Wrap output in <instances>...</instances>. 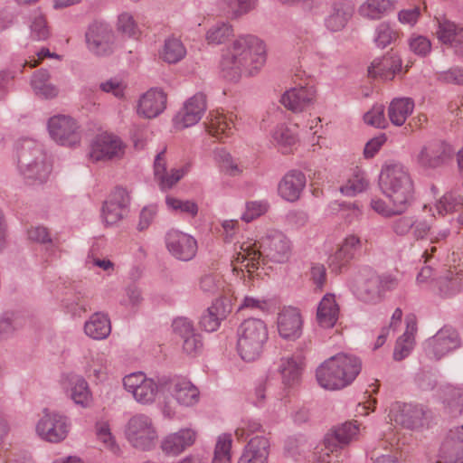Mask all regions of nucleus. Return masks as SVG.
Wrapping results in <instances>:
<instances>
[{
	"label": "nucleus",
	"mask_w": 463,
	"mask_h": 463,
	"mask_svg": "<svg viewBox=\"0 0 463 463\" xmlns=\"http://www.w3.org/2000/svg\"><path fill=\"white\" fill-rule=\"evenodd\" d=\"M241 251L237 253L235 261L241 264L247 262L244 267L250 272V268L258 269L261 260L260 250L253 243H243L240 246Z\"/></svg>",
	"instance_id": "42"
},
{
	"label": "nucleus",
	"mask_w": 463,
	"mask_h": 463,
	"mask_svg": "<svg viewBox=\"0 0 463 463\" xmlns=\"http://www.w3.org/2000/svg\"><path fill=\"white\" fill-rule=\"evenodd\" d=\"M438 80L447 84L463 85V69L454 67L441 71L438 73Z\"/></svg>",
	"instance_id": "56"
},
{
	"label": "nucleus",
	"mask_w": 463,
	"mask_h": 463,
	"mask_svg": "<svg viewBox=\"0 0 463 463\" xmlns=\"http://www.w3.org/2000/svg\"><path fill=\"white\" fill-rule=\"evenodd\" d=\"M414 224V216H402L392 222V230L398 236L407 235Z\"/></svg>",
	"instance_id": "55"
},
{
	"label": "nucleus",
	"mask_w": 463,
	"mask_h": 463,
	"mask_svg": "<svg viewBox=\"0 0 463 463\" xmlns=\"http://www.w3.org/2000/svg\"><path fill=\"white\" fill-rule=\"evenodd\" d=\"M443 403L447 412L451 417L463 414V389L454 386H446L443 389Z\"/></svg>",
	"instance_id": "40"
},
{
	"label": "nucleus",
	"mask_w": 463,
	"mask_h": 463,
	"mask_svg": "<svg viewBox=\"0 0 463 463\" xmlns=\"http://www.w3.org/2000/svg\"><path fill=\"white\" fill-rule=\"evenodd\" d=\"M20 174L29 184H41L47 181L52 165L42 146L33 140H24L17 149Z\"/></svg>",
	"instance_id": "4"
},
{
	"label": "nucleus",
	"mask_w": 463,
	"mask_h": 463,
	"mask_svg": "<svg viewBox=\"0 0 463 463\" xmlns=\"http://www.w3.org/2000/svg\"><path fill=\"white\" fill-rule=\"evenodd\" d=\"M260 257L277 263H283L289 259L291 246L289 240L280 232L273 231L261 241Z\"/></svg>",
	"instance_id": "14"
},
{
	"label": "nucleus",
	"mask_w": 463,
	"mask_h": 463,
	"mask_svg": "<svg viewBox=\"0 0 463 463\" xmlns=\"http://www.w3.org/2000/svg\"><path fill=\"white\" fill-rule=\"evenodd\" d=\"M233 123L223 115L213 117L207 127L209 134L222 140L232 134Z\"/></svg>",
	"instance_id": "43"
},
{
	"label": "nucleus",
	"mask_w": 463,
	"mask_h": 463,
	"mask_svg": "<svg viewBox=\"0 0 463 463\" xmlns=\"http://www.w3.org/2000/svg\"><path fill=\"white\" fill-rule=\"evenodd\" d=\"M362 250V241L354 235H348L339 248L328 257L327 263L332 272L338 274L345 269L352 260Z\"/></svg>",
	"instance_id": "15"
},
{
	"label": "nucleus",
	"mask_w": 463,
	"mask_h": 463,
	"mask_svg": "<svg viewBox=\"0 0 463 463\" xmlns=\"http://www.w3.org/2000/svg\"><path fill=\"white\" fill-rule=\"evenodd\" d=\"M231 312V306L226 299L217 298L202 315L200 319L201 327L206 332L216 331L222 320Z\"/></svg>",
	"instance_id": "28"
},
{
	"label": "nucleus",
	"mask_w": 463,
	"mask_h": 463,
	"mask_svg": "<svg viewBox=\"0 0 463 463\" xmlns=\"http://www.w3.org/2000/svg\"><path fill=\"white\" fill-rule=\"evenodd\" d=\"M460 345L461 339L458 332L450 326H444L433 336L426 340L424 350L430 357L439 360L458 349Z\"/></svg>",
	"instance_id": "10"
},
{
	"label": "nucleus",
	"mask_w": 463,
	"mask_h": 463,
	"mask_svg": "<svg viewBox=\"0 0 463 463\" xmlns=\"http://www.w3.org/2000/svg\"><path fill=\"white\" fill-rule=\"evenodd\" d=\"M166 95L158 89H150L139 99L137 113L146 118H153L165 109Z\"/></svg>",
	"instance_id": "25"
},
{
	"label": "nucleus",
	"mask_w": 463,
	"mask_h": 463,
	"mask_svg": "<svg viewBox=\"0 0 463 463\" xmlns=\"http://www.w3.org/2000/svg\"><path fill=\"white\" fill-rule=\"evenodd\" d=\"M402 69V60L395 54H387L376 58L368 68L370 77H380L384 80H391Z\"/></svg>",
	"instance_id": "30"
},
{
	"label": "nucleus",
	"mask_w": 463,
	"mask_h": 463,
	"mask_svg": "<svg viewBox=\"0 0 463 463\" xmlns=\"http://www.w3.org/2000/svg\"><path fill=\"white\" fill-rule=\"evenodd\" d=\"M354 14V7L344 1L335 2L330 14L325 19L326 27L331 32L343 30Z\"/></svg>",
	"instance_id": "31"
},
{
	"label": "nucleus",
	"mask_w": 463,
	"mask_h": 463,
	"mask_svg": "<svg viewBox=\"0 0 463 463\" xmlns=\"http://www.w3.org/2000/svg\"><path fill=\"white\" fill-rule=\"evenodd\" d=\"M186 49L183 43L175 37L165 40V43L159 52V58L167 63H177L184 58Z\"/></svg>",
	"instance_id": "41"
},
{
	"label": "nucleus",
	"mask_w": 463,
	"mask_h": 463,
	"mask_svg": "<svg viewBox=\"0 0 463 463\" xmlns=\"http://www.w3.org/2000/svg\"><path fill=\"white\" fill-rule=\"evenodd\" d=\"M157 392V383H156L155 381L150 378L148 381H145L137 389V392H135L133 397L139 403L149 404L155 401Z\"/></svg>",
	"instance_id": "47"
},
{
	"label": "nucleus",
	"mask_w": 463,
	"mask_h": 463,
	"mask_svg": "<svg viewBox=\"0 0 463 463\" xmlns=\"http://www.w3.org/2000/svg\"><path fill=\"white\" fill-rule=\"evenodd\" d=\"M116 36L111 25L104 20H93L85 32L88 51L97 57H108L115 51Z\"/></svg>",
	"instance_id": "6"
},
{
	"label": "nucleus",
	"mask_w": 463,
	"mask_h": 463,
	"mask_svg": "<svg viewBox=\"0 0 463 463\" xmlns=\"http://www.w3.org/2000/svg\"><path fill=\"white\" fill-rule=\"evenodd\" d=\"M302 318L299 310L288 307L279 313L278 330L281 337L295 340L302 334Z\"/></svg>",
	"instance_id": "24"
},
{
	"label": "nucleus",
	"mask_w": 463,
	"mask_h": 463,
	"mask_svg": "<svg viewBox=\"0 0 463 463\" xmlns=\"http://www.w3.org/2000/svg\"><path fill=\"white\" fill-rule=\"evenodd\" d=\"M339 315V307L335 302V295L326 294L319 302L317 311L318 325L324 328L333 327Z\"/></svg>",
	"instance_id": "33"
},
{
	"label": "nucleus",
	"mask_w": 463,
	"mask_h": 463,
	"mask_svg": "<svg viewBox=\"0 0 463 463\" xmlns=\"http://www.w3.org/2000/svg\"><path fill=\"white\" fill-rule=\"evenodd\" d=\"M173 330L182 339L196 333L194 324L186 317H178L173 322Z\"/></svg>",
	"instance_id": "57"
},
{
	"label": "nucleus",
	"mask_w": 463,
	"mask_h": 463,
	"mask_svg": "<svg viewBox=\"0 0 463 463\" xmlns=\"http://www.w3.org/2000/svg\"><path fill=\"white\" fill-rule=\"evenodd\" d=\"M438 29L436 34L438 39L453 49V44L463 35V27L445 18L438 19Z\"/></svg>",
	"instance_id": "39"
},
{
	"label": "nucleus",
	"mask_w": 463,
	"mask_h": 463,
	"mask_svg": "<svg viewBox=\"0 0 463 463\" xmlns=\"http://www.w3.org/2000/svg\"><path fill=\"white\" fill-rule=\"evenodd\" d=\"M121 139L108 133L98 135L90 145V157L92 161H107L120 158L124 154Z\"/></svg>",
	"instance_id": "12"
},
{
	"label": "nucleus",
	"mask_w": 463,
	"mask_h": 463,
	"mask_svg": "<svg viewBox=\"0 0 463 463\" xmlns=\"http://www.w3.org/2000/svg\"><path fill=\"white\" fill-rule=\"evenodd\" d=\"M149 379L150 378H146V376L142 372H137L125 376L123 379V384L128 392L134 394L135 392H137V389L145 381H148Z\"/></svg>",
	"instance_id": "60"
},
{
	"label": "nucleus",
	"mask_w": 463,
	"mask_h": 463,
	"mask_svg": "<svg viewBox=\"0 0 463 463\" xmlns=\"http://www.w3.org/2000/svg\"><path fill=\"white\" fill-rule=\"evenodd\" d=\"M362 363L354 355L338 354L319 365L316 372L318 384L326 390H339L349 385L359 374Z\"/></svg>",
	"instance_id": "2"
},
{
	"label": "nucleus",
	"mask_w": 463,
	"mask_h": 463,
	"mask_svg": "<svg viewBox=\"0 0 463 463\" xmlns=\"http://www.w3.org/2000/svg\"><path fill=\"white\" fill-rule=\"evenodd\" d=\"M36 425L37 434L44 440L57 443L66 439L70 430L69 419L56 411L44 409Z\"/></svg>",
	"instance_id": "9"
},
{
	"label": "nucleus",
	"mask_w": 463,
	"mask_h": 463,
	"mask_svg": "<svg viewBox=\"0 0 463 463\" xmlns=\"http://www.w3.org/2000/svg\"><path fill=\"white\" fill-rule=\"evenodd\" d=\"M426 411L421 405L395 402L390 416L397 424L409 430H417L424 425Z\"/></svg>",
	"instance_id": "16"
},
{
	"label": "nucleus",
	"mask_w": 463,
	"mask_h": 463,
	"mask_svg": "<svg viewBox=\"0 0 463 463\" xmlns=\"http://www.w3.org/2000/svg\"><path fill=\"white\" fill-rule=\"evenodd\" d=\"M231 434H222L218 438L214 449L213 463H231Z\"/></svg>",
	"instance_id": "45"
},
{
	"label": "nucleus",
	"mask_w": 463,
	"mask_h": 463,
	"mask_svg": "<svg viewBox=\"0 0 463 463\" xmlns=\"http://www.w3.org/2000/svg\"><path fill=\"white\" fill-rule=\"evenodd\" d=\"M195 439V433L191 430H181L178 432L166 436L161 443L162 450L167 455H178Z\"/></svg>",
	"instance_id": "32"
},
{
	"label": "nucleus",
	"mask_w": 463,
	"mask_h": 463,
	"mask_svg": "<svg viewBox=\"0 0 463 463\" xmlns=\"http://www.w3.org/2000/svg\"><path fill=\"white\" fill-rule=\"evenodd\" d=\"M118 30L130 37H136L139 33L133 16L128 13H123L118 15Z\"/></svg>",
	"instance_id": "52"
},
{
	"label": "nucleus",
	"mask_w": 463,
	"mask_h": 463,
	"mask_svg": "<svg viewBox=\"0 0 463 463\" xmlns=\"http://www.w3.org/2000/svg\"><path fill=\"white\" fill-rule=\"evenodd\" d=\"M463 458V425L449 428L441 439L438 452L439 459Z\"/></svg>",
	"instance_id": "21"
},
{
	"label": "nucleus",
	"mask_w": 463,
	"mask_h": 463,
	"mask_svg": "<svg viewBox=\"0 0 463 463\" xmlns=\"http://www.w3.org/2000/svg\"><path fill=\"white\" fill-rule=\"evenodd\" d=\"M28 238L30 241L40 243V244H52V240L48 232V229L44 226H34L28 230Z\"/></svg>",
	"instance_id": "58"
},
{
	"label": "nucleus",
	"mask_w": 463,
	"mask_h": 463,
	"mask_svg": "<svg viewBox=\"0 0 463 463\" xmlns=\"http://www.w3.org/2000/svg\"><path fill=\"white\" fill-rule=\"evenodd\" d=\"M414 101L411 98H396L388 108V116L392 124L402 126L407 118L412 113Z\"/></svg>",
	"instance_id": "35"
},
{
	"label": "nucleus",
	"mask_w": 463,
	"mask_h": 463,
	"mask_svg": "<svg viewBox=\"0 0 463 463\" xmlns=\"http://www.w3.org/2000/svg\"><path fill=\"white\" fill-rule=\"evenodd\" d=\"M130 196L123 187H116L101 208V218L105 225H114L122 220L128 212Z\"/></svg>",
	"instance_id": "13"
},
{
	"label": "nucleus",
	"mask_w": 463,
	"mask_h": 463,
	"mask_svg": "<svg viewBox=\"0 0 463 463\" xmlns=\"http://www.w3.org/2000/svg\"><path fill=\"white\" fill-rule=\"evenodd\" d=\"M410 48L414 53L425 56L430 52L431 44L426 37L418 36L410 41Z\"/></svg>",
	"instance_id": "62"
},
{
	"label": "nucleus",
	"mask_w": 463,
	"mask_h": 463,
	"mask_svg": "<svg viewBox=\"0 0 463 463\" xmlns=\"http://www.w3.org/2000/svg\"><path fill=\"white\" fill-rule=\"evenodd\" d=\"M316 90L313 86L294 87L281 97V103L293 112H301L308 109L315 99Z\"/></svg>",
	"instance_id": "22"
},
{
	"label": "nucleus",
	"mask_w": 463,
	"mask_h": 463,
	"mask_svg": "<svg viewBox=\"0 0 463 463\" xmlns=\"http://www.w3.org/2000/svg\"><path fill=\"white\" fill-rule=\"evenodd\" d=\"M266 61V47L257 36L246 34L238 37L222 54L220 67L222 75L230 81H238L241 76H251Z\"/></svg>",
	"instance_id": "1"
},
{
	"label": "nucleus",
	"mask_w": 463,
	"mask_h": 463,
	"mask_svg": "<svg viewBox=\"0 0 463 463\" xmlns=\"http://www.w3.org/2000/svg\"><path fill=\"white\" fill-rule=\"evenodd\" d=\"M285 451L295 461L307 460L308 463H331L328 452H311V446L302 437L289 438L286 441Z\"/></svg>",
	"instance_id": "18"
},
{
	"label": "nucleus",
	"mask_w": 463,
	"mask_h": 463,
	"mask_svg": "<svg viewBox=\"0 0 463 463\" xmlns=\"http://www.w3.org/2000/svg\"><path fill=\"white\" fill-rule=\"evenodd\" d=\"M165 244L168 251L182 261L193 260L198 248L197 241L193 236L176 230L166 233Z\"/></svg>",
	"instance_id": "17"
},
{
	"label": "nucleus",
	"mask_w": 463,
	"mask_h": 463,
	"mask_svg": "<svg viewBox=\"0 0 463 463\" xmlns=\"http://www.w3.org/2000/svg\"><path fill=\"white\" fill-rule=\"evenodd\" d=\"M84 330L87 335L95 340L105 339L111 332L110 320L104 314L95 313L85 323Z\"/></svg>",
	"instance_id": "36"
},
{
	"label": "nucleus",
	"mask_w": 463,
	"mask_h": 463,
	"mask_svg": "<svg viewBox=\"0 0 463 463\" xmlns=\"http://www.w3.org/2000/svg\"><path fill=\"white\" fill-rule=\"evenodd\" d=\"M456 151L443 140H432L421 146L416 156L419 167L424 171L436 170L449 164Z\"/></svg>",
	"instance_id": "8"
},
{
	"label": "nucleus",
	"mask_w": 463,
	"mask_h": 463,
	"mask_svg": "<svg viewBox=\"0 0 463 463\" xmlns=\"http://www.w3.org/2000/svg\"><path fill=\"white\" fill-rule=\"evenodd\" d=\"M306 186V176L298 170L288 172L278 185L279 194L286 201L296 202Z\"/></svg>",
	"instance_id": "26"
},
{
	"label": "nucleus",
	"mask_w": 463,
	"mask_h": 463,
	"mask_svg": "<svg viewBox=\"0 0 463 463\" xmlns=\"http://www.w3.org/2000/svg\"><path fill=\"white\" fill-rule=\"evenodd\" d=\"M269 441L262 436L252 438L245 446L238 463H268Z\"/></svg>",
	"instance_id": "29"
},
{
	"label": "nucleus",
	"mask_w": 463,
	"mask_h": 463,
	"mask_svg": "<svg viewBox=\"0 0 463 463\" xmlns=\"http://www.w3.org/2000/svg\"><path fill=\"white\" fill-rule=\"evenodd\" d=\"M233 35L232 26L227 23H217L206 33L209 43L221 44Z\"/></svg>",
	"instance_id": "46"
},
{
	"label": "nucleus",
	"mask_w": 463,
	"mask_h": 463,
	"mask_svg": "<svg viewBox=\"0 0 463 463\" xmlns=\"http://www.w3.org/2000/svg\"><path fill=\"white\" fill-rule=\"evenodd\" d=\"M384 109L382 105L373 107L364 116V122L370 126L383 128L385 127Z\"/></svg>",
	"instance_id": "53"
},
{
	"label": "nucleus",
	"mask_w": 463,
	"mask_h": 463,
	"mask_svg": "<svg viewBox=\"0 0 463 463\" xmlns=\"http://www.w3.org/2000/svg\"><path fill=\"white\" fill-rule=\"evenodd\" d=\"M268 204L264 202H250L246 204V211L241 215V220L245 222H250L261 214L265 213Z\"/></svg>",
	"instance_id": "54"
},
{
	"label": "nucleus",
	"mask_w": 463,
	"mask_h": 463,
	"mask_svg": "<svg viewBox=\"0 0 463 463\" xmlns=\"http://www.w3.org/2000/svg\"><path fill=\"white\" fill-rule=\"evenodd\" d=\"M359 427L353 421L345 422L327 433L324 439L326 452H334L338 448H344L354 439L358 434Z\"/></svg>",
	"instance_id": "23"
},
{
	"label": "nucleus",
	"mask_w": 463,
	"mask_h": 463,
	"mask_svg": "<svg viewBox=\"0 0 463 463\" xmlns=\"http://www.w3.org/2000/svg\"><path fill=\"white\" fill-rule=\"evenodd\" d=\"M436 207L440 214L458 211L463 207V197L453 193H447L439 199Z\"/></svg>",
	"instance_id": "48"
},
{
	"label": "nucleus",
	"mask_w": 463,
	"mask_h": 463,
	"mask_svg": "<svg viewBox=\"0 0 463 463\" xmlns=\"http://www.w3.org/2000/svg\"><path fill=\"white\" fill-rule=\"evenodd\" d=\"M206 110V99L203 93L190 98L175 115L174 121L177 128H185L198 123Z\"/></svg>",
	"instance_id": "19"
},
{
	"label": "nucleus",
	"mask_w": 463,
	"mask_h": 463,
	"mask_svg": "<svg viewBox=\"0 0 463 463\" xmlns=\"http://www.w3.org/2000/svg\"><path fill=\"white\" fill-rule=\"evenodd\" d=\"M68 392L71 400L82 407H87L91 401L89 384L80 375H71L68 380Z\"/></svg>",
	"instance_id": "37"
},
{
	"label": "nucleus",
	"mask_w": 463,
	"mask_h": 463,
	"mask_svg": "<svg viewBox=\"0 0 463 463\" xmlns=\"http://www.w3.org/2000/svg\"><path fill=\"white\" fill-rule=\"evenodd\" d=\"M395 0H366L360 8V14L367 19L378 20L394 9Z\"/></svg>",
	"instance_id": "38"
},
{
	"label": "nucleus",
	"mask_w": 463,
	"mask_h": 463,
	"mask_svg": "<svg viewBox=\"0 0 463 463\" xmlns=\"http://www.w3.org/2000/svg\"><path fill=\"white\" fill-rule=\"evenodd\" d=\"M269 339L268 328L259 318L245 319L237 329V352L245 362L260 357Z\"/></svg>",
	"instance_id": "5"
},
{
	"label": "nucleus",
	"mask_w": 463,
	"mask_h": 463,
	"mask_svg": "<svg viewBox=\"0 0 463 463\" xmlns=\"http://www.w3.org/2000/svg\"><path fill=\"white\" fill-rule=\"evenodd\" d=\"M125 434L134 448L144 451L155 448L157 439L152 420L145 414L131 417L126 426Z\"/></svg>",
	"instance_id": "7"
},
{
	"label": "nucleus",
	"mask_w": 463,
	"mask_h": 463,
	"mask_svg": "<svg viewBox=\"0 0 463 463\" xmlns=\"http://www.w3.org/2000/svg\"><path fill=\"white\" fill-rule=\"evenodd\" d=\"M100 89L104 92L112 93L115 97L121 99L124 97V84L116 80L110 79L105 82L100 83Z\"/></svg>",
	"instance_id": "64"
},
{
	"label": "nucleus",
	"mask_w": 463,
	"mask_h": 463,
	"mask_svg": "<svg viewBox=\"0 0 463 463\" xmlns=\"http://www.w3.org/2000/svg\"><path fill=\"white\" fill-rule=\"evenodd\" d=\"M31 37L36 41H44L50 36L47 22L42 14H35L30 25Z\"/></svg>",
	"instance_id": "50"
},
{
	"label": "nucleus",
	"mask_w": 463,
	"mask_h": 463,
	"mask_svg": "<svg viewBox=\"0 0 463 463\" xmlns=\"http://www.w3.org/2000/svg\"><path fill=\"white\" fill-rule=\"evenodd\" d=\"M168 391L183 406H193L199 401L198 388L185 378H175L168 383Z\"/></svg>",
	"instance_id": "27"
},
{
	"label": "nucleus",
	"mask_w": 463,
	"mask_h": 463,
	"mask_svg": "<svg viewBox=\"0 0 463 463\" xmlns=\"http://www.w3.org/2000/svg\"><path fill=\"white\" fill-rule=\"evenodd\" d=\"M183 349L190 355L198 354L203 349L202 336L198 333H194L188 337L183 338Z\"/></svg>",
	"instance_id": "59"
},
{
	"label": "nucleus",
	"mask_w": 463,
	"mask_h": 463,
	"mask_svg": "<svg viewBox=\"0 0 463 463\" xmlns=\"http://www.w3.org/2000/svg\"><path fill=\"white\" fill-rule=\"evenodd\" d=\"M387 137L385 134H381L369 140L364 146V155L365 158H372L379 151L381 146L386 142Z\"/></svg>",
	"instance_id": "63"
},
{
	"label": "nucleus",
	"mask_w": 463,
	"mask_h": 463,
	"mask_svg": "<svg viewBox=\"0 0 463 463\" xmlns=\"http://www.w3.org/2000/svg\"><path fill=\"white\" fill-rule=\"evenodd\" d=\"M379 184L395 207L394 213H404L413 198V184L406 168L400 163L385 165L380 174Z\"/></svg>",
	"instance_id": "3"
},
{
	"label": "nucleus",
	"mask_w": 463,
	"mask_h": 463,
	"mask_svg": "<svg viewBox=\"0 0 463 463\" xmlns=\"http://www.w3.org/2000/svg\"><path fill=\"white\" fill-rule=\"evenodd\" d=\"M78 128L76 121L69 116H54L48 121L50 136L62 146H72L80 143V134Z\"/></svg>",
	"instance_id": "11"
},
{
	"label": "nucleus",
	"mask_w": 463,
	"mask_h": 463,
	"mask_svg": "<svg viewBox=\"0 0 463 463\" xmlns=\"http://www.w3.org/2000/svg\"><path fill=\"white\" fill-rule=\"evenodd\" d=\"M367 185L368 181L365 178L364 173L357 169L346 184L340 188V191L346 196H354L356 194L364 191Z\"/></svg>",
	"instance_id": "44"
},
{
	"label": "nucleus",
	"mask_w": 463,
	"mask_h": 463,
	"mask_svg": "<svg viewBox=\"0 0 463 463\" xmlns=\"http://www.w3.org/2000/svg\"><path fill=\"white\" fill-rule=\"evenodd\" d=\"M380 284V277L371 273L367 279L357 283L356 297L364 303L374 304L378 302L381 298Z\"/></svg>",
	"instance_id": "34"
},
{
	"label": "nucleus",
	"mask_w": 463,
	"mask_h": 463,
	"mask_svg": "<svg viewBox=\"0 0 463 463\" xmlns=\"http://www.w3.org/2000/svg\"><path fill=\"white\" fill-rule=\"evenodd\" d=\"M166 204L169 208L179 211L184 213H187L192 217L195 216L198 213V206L193 201H183L177 198L167 197Z\"/></svg>",
	"instance_id": "51"
},
{
	"label": "nucleus",
	"mask_w": 463,
	"mask_h": 463,
	"mask_svg": "<svg viewBox=\"0 0 463 463\" xmlns=\"http://www.w3.org/2000/svg\"><path fill=\"white\" fill-rule=\"evenodd\" d=\"M303 369L304 357L301 354L281 357L277 366L285 388L295 387L299 383Z\"/></svg>",
	"instance_id": "20"
},
{
	"label": "nucleus",
	"mask_w": 463,
	"mask_h": 463,
	"mask_svg": "<svg viewBox=\"0 0 463 463\" xmlns=\"http://www.w3.org/2000/svg\"><path fill=\"white\" fill-rule=\"evenodd\" d=\"M398 33L386 23L380 24L375 29L374 43L380 48H385L396 41Z\"/></svg>",
	"instance_id": "49"
},
{
	"label": "nucleus",
	"mask_w": 463,
	"mask_h": 463,
	"mask_svg": "<svg viewBox=\"0 0 463 463\" xmlns=\"http://www.w3.org/2000/svg\"><path fill=\"white\" fill-rule=\"evenodd\" d=\"M200 289L207 295H216L219 293L220 286L216 276L206 274L200 279Z\"/></svg>",
	"instance_id": "61"
}]
</instances>
